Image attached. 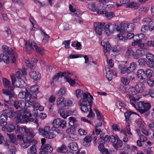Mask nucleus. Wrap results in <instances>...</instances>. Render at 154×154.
<instances>
[{"mask_svg": "<svg viewBox=\"0 0 154 154\" xmlns=\"http://www.w3.org/2000/svg\"><path fill=\"white\" fill-rule=\"evenodd\" d=\"M2 51L6 54H11V59L12 60V63H14L16 60V54L12 51L11 48L8 47L6 45H3L2 46Z\"/></svg>", "mask_w": 154, "mask_h": 154, "instance_id": "9", "label": "nucleus"}, {"mask_svg": "<svg viewBox=\"0 0 154 154\" xmlns=\"http://www.w3.org/2000/svg\"><path fill=\"white\" fill-rule=\"evenodd\" d=\"M41 149L39 154H44L45 153L48 154V152L50 153L52 152L53 148L50 144H46L45 145L41 146Z\"/></svg>", "mask_w": 154, "mask_h": 154, "instance_id": "15", "label": "nucleus"}, {"mask_svg": "<svg viewBox=\"0 0 154 154\" xmlns=\"http://www.w3.org/2000/svg\"><path fill=\"white\" fill-rule=\"evenodd\" d=\"M29 75L30 77L35 81H38L41 78V75L38 72L32 71L29 72Z\"/></svg>", "mask_w": 154, "mask_h": 154, "instance_id": "18", "label": "nucleus"}, {"mask_svg": "<svg viewBox=\"0 0 154 154\" xmlns=\"http://www.w3.org/2000/svg\"><path fill=\"white\" fill-rule=\"evenodd\" d=\"M84 93H83V91L80 89H78L75 91L76 95L78 98L81 97L82 94L83 97V94Z\"/></svg>", "mask_w": 154, "mask_h": 154, "instance_id": "55", "label": "nucleus"}, {"mask_svg": "<svg viewBox=\"0 0 154 154\" xmlns=\"http://www.w3.org/2000/svg\"><path fill=\"white\" fill-rule=\"evenodd\" d=\"M22 77V74L19 71L16 72L15 75L12 74L11 75V78L12 81V84L13 85L14 84V82L16 81V78L20 79Z\"/></svg>", "mask_w": 154, "mask_h": 154, "instance_id": "22", "label": "nucleus"}, {"mask_svg": "<svg viewBox=\"0 0 154 154\" xmlns=\"http://www.w3.org/2000/svg\"><path fill=\"white\" fill-rule=\"evenodd\" d=\"M101 45L103 47L104 50L107 52H109L111 50L112 47L108 41H102Z\"/></svg>", "mask_w": 154, "mask_h": 154, "instance_id": "24", "label": "nucleus"}, {"mask_svg": "<svg viewBox=\"0 0 154 154\" xmlns=\"http://www.w3.org/2000/svg\"><path fill=\"white\" fill-rule=\"evenodd\" d=\"M65 76H67V72L66 71L59 72L57 73V75L53 78V79L54 80V79H57L58 80L60 77H63Z\"/></svg>", "mask_w": 154, "mask_h": 154, "instance_id": "49", "label": "nucleus"}, {"mask_svg": "<svg viewBox=\"0 0 154 154\" xmlns=\"http://www.w3.org/2000/svg\"><path fill=\"white\" fill-rule=\"evenodd\" d=\"M15 82L16 86L18 88H23L25 85V82L23 80L21 79L17 80H16Z\"/></svg>", "mask_w": 154, "mask_h": 154, "instance_id": "32", "label": "nucleus"}, {"mask_svg": "<svg viewBox=\"0 0 154 154\" xmlns=\"http://www.w3.org/2000/svg\"><path fill=\"white\" fill-rule=\"evenodd\" d=\"M145 37V35L143 33L135 35L134 37V42L132 43V45L135 46V44L138 43V42H142V39L144 38Z\"/></svg>", "mask_w": 154, "mask_h": 154, "instance_id": "20", "label": "nucleus"}, {"mask_svg": "<svg viewBox=\"0 0 154 154\" xmlns=\"http://www.w3.org/2000/svg\"><path fill=\"white\" fill-rule=\"evenodd\" d=\"M99 146L98 147V148L99 151H100L102 153H103L105 152V148L104 147V144L105 143L104 141L103 140L102 142H100Z\"/></svg>", "mask_w": 154, "mask_h": 154, "instance_id": "50", "label": "nucleus"}, {"mask_svg": "<svg viewBox=\"0 0 154 154\" xmlns=\"http://www.w3.org/2000/svg\"><path fill=\"white\" fill-rule=\"evenodd\" d=\"M122 82L124 85H129L130 81L129 79L126 77H122Z\"/></svg>", "mask_w": 154, "mask_h": 154, "instance_id": "54", "label": "nucleus"}, {"mask_svg": "<svg viewBox=\"0 0 154 154\" xmlns=\"http://www.w3.org/2000/svg\"><path fill=\"white\" fill-rule=\"evenodd\" d=\"M132 114H135L134 112L131 111H128L125 113V117L126 121L129 124L131 122L129 120V117Z\"/></svg>", "mask_w": 154, "mask_h": 154, "instance_id": "43", "label": "nucleus"}, {"mask_svg": "<svg viewBox=\"0 0 154 154\" xmlns=\"http://www.w3.org/2000/svg\"><path fill=\"white\" fill-rule=\"evenodd\" d=\"M5 102L10 105H14V107L16 109L19 108L24 109V102L23 100L14 101L13 100H9L7 101H5Z\"/></svg>", "mask_w": 154, "mask_h": 154, "instance_id": "10", "label": "nucleus"}, {"mask_svg": "<svg viewBox=\"0 0 154 154\" xmlns=\"http://www.w3.org/2000/svg\"><path fill=\"white\" fill-rule=\"evenodd\" d=\"M105 26V31L106 34L108 36L110 35V34L115 29L120 31V29H119L118 26L115 24H112L110 23H108L106 24Z\"/></svg>", "mask_w": 154, "mask_h": 154, "instance_id": "7", "label": "nucleus"}, {"mask_svg": "<svg viewBox=\"0 0 154 154\" xmlns=\"http://www.w3.org/2000/svg\"><path fill=\"white\" fill-rule=\"evenodd\" d=\"M65 90L64 88H61L56 93V94L58 96L63 95L65 93Z\"/></svg>", "mask_w": 154, "mask_h": 154, "instance_id": "64", "label": "nucleus"}, {"mask_svg": "<svg viewBox=\"0 0 154 154\" xmlns=\"http://www.w3.org/2000/svg\"><path fill=\"white\" fill-rule=\"evenodd\" d=\"M134 27V25L133 23L124 24L120 29V32L125 33L133 31Z\"/></svg>", "mask_w": 154, "mask_h": 154, "instance_id": "11", "label": "nucleus"}, {"mask_svg": "<svg viewBox=\"0 0 154 154\" xmlns=\"http://www.w3.org/2000/svg\"><path fill=\"white\" fill-rule=\"evenodd\" d=\"M38 133L43 137L48 139H51L56 136L53 132H51V130L49 126H45L44 129L39 127L38 128Z\"/></svg>", "mask_w": 154, "mask_h": 154, "instance_id": "4", "label": "nucleus"}, {"mask_svg": "<svg viewBox=\"0 0 154 154\" xmlns=\"http://www.w3.org/2000/svg\"><path fill=\"white\" fill-rule=\"evenodd\" d=\"M2 60L5 63H9L10 57L8 55H5L3 54V56H2Z\"/></svg>", "mask_w": 154, "mask_h": 154, "instance_id": "53", "label": "nucleus"}, {"mask_svg": "<svg viewBox=\"0 0 154 154\" xmlns=\"http://www.w3.org/2000/svg\"><path fill=\"white\" fill-rule=\"evenodd\" d=\"M36 144H32V146L28 149L27 152L29 154H38L36 153Z\"/></svg>", "mask_w": 154, "mask_h": 154, "instance_id": "33", "label": "nucleus"}, {"mask_svg": "<svg viewBox=\"0 0 154 154\" xmlns=\"http://www.w3.org/2000/svg\"><path fill=\"white\" fill-rule=\"evenodd\" d=\"M68 147L71 150L76 151L78 150V146L77 144L75 142L70 143L68 144Z\"/></svg>", "mask_w": 154, "mask_h": 154, "instance_id": "31", "label": "nucleus"}, {"mask_svg": "<svg viewBox=\"0 0 154 154\" xmlns=\"http://www.w3.org/2000/svg\"><path fill=\"white\" fill-rule=\"evenodd\" d=\"M121 48L120 46L118 45H115L113 48L112 51L111 52V55L112 57H114L119 54V52L121 50Z\"/></svg>", "mask_w": 154, "mask_h": 154, "instance_id": "23", "label": "nucleus"}, {"mask_svg": "<svg viewBox=\"0 0 154 154\" xmlns=\"http://www.w3.org/2000/svg\"><path fill=\"white\" fill-rule=\"evenodd\" d=\"M104 14L105 15V16L108 19H110L115 16L113 12L108 11L107 10H106Z\"/></svg>", "mask_w": 154, "mask_h": 154, "instance_id": "35", "label": "nucleus"}, {"mask_svg": "<svg viewBox=\"0 0 154 154\" xmlns=\"http://www.w3.org/2000/svg\"><path fill=\"white\" fill-rule=\"evenodd\" d=\"M14 88L13 87H10L8 89L6 90L5 89H3L2 90L3 94H5L6 95L9 96V100H13L15 98V95L14 92Z\"/></svg>", "mask_w": 154, "mask_h": 154, "instance_id": "14", "label": "nucleus"}, {"mask_svg": "<svg viewBox=\"0 0 154 154\" xmlns=\"http://www.w3.org/2000/svg\"><path fill=\"white\" fill-rule=\"evenodd\" d=\"M16 151V149L15 146H12L8 150L7 154H16L15 152Z\"/></svg>", "mask_w": 154, "mask_h": 154, "instance_id": "51", "label": "nucleus"}, {"mask_svg": "<svg viewBox=\"0 0 154 154\" xmlns=\"http://www.w3.org/2000/svg\"><path fill=\"white\" fill-rule=\"evenodd\" d=\"M119 68L121 70L122 74H124L127 73V68L126 67L125 64H120L119 65Z\"/></svg>", "mask_w": 154, "mask_h": 154, "instance_id": "37", "label": "nucleus"}, {"mask_svg": "<svg viewBox=\"0 0 154 154\" xmlns=\"http://www.w3.org/2000/svg\"><path fill=\"white\" fill-rule=\"evenodd\" d=\"M3 83L5 88H8V89L10 87H12L11 86V82L7 79L4 78L3 79Z\"/></svg>", "mask_w": 154, "mask_h": 154, "instance_id": "40", "label": "nucleus"}, {"mask_svg": "<svg viewBox=\"0 0 154 154\" xmlns=\"http://www.w3.org/2000/svg\"><path fill=\"white\" fill-rule=\"evenodd\" d=\"M140 4L136 2H132L126 5L127 8H131L134 9H136L139 8L140 7Z\"/></svg>", "mask_w": 154, "mask_h": 154, "instance_id": "29", "label": "nucleus"}, {"mask_svg": "<svg viewBox=\"0 0 154 154\" xmlns=\"http://www.w3.org/2000/svg\"><path fill=\"white\" fill-rule=\"evenodd\" d=\"M129 94L131 95H134L137 94L138 93L137 91V90L135 89V87H131L130 88L129 90Z\"/></svg>", "mask_w": 154, "mask_h": 154, "instance_id": "47", "label": "nucleus"}, {"mask_svg": "<svg viewBox=\"0 0 154 154\" xmlns=\"http://www.w3.org/2000/svg\"><path fill=\"white\" fill-rule=\"evenodd\" d=\"M97 13L98 14H104L106 10L102 4H98L96 8Z\"/></svg>", "mask_w": 154, "mask_h": 154, "instance_id": "21", "label": "nucleus"}, {"mask_svg": "<svg viewBox=\"0 0 154 154\" xmlns=\"http://www.w3.org/2000/svg\"><path fill=\"white\" fill-rule=\"evenodd\" d=\"M145 74L146 75V78L147 77V78H150L152 77L153 74L152 70L150 69H149L145 71Z\"/></svg>", "mask_w": 154, "mask_h": 154, "instance_id": "42", "label": "nucleus"}, {"mask_svg": "<svg viewBox=\"0 0 154 154\" xmlns=\"http://www.w3.org/2000/svg\"><path fill=\"white\" fill-rule=\"evenodd\" d=\"M38 92V88L37 85H34L30 88H26L25 91H22L19 94L18 97L21 99H26L36 98L37 94Z\"/></svg>", "mask_w": 154, "mask_h": 154, "instance_id": "1", "label": "nucleus"}, {"mask_svg": "<svg viewBox=\"0 0 154 154\" xmlns=\"http://www.w3.org/2000/svg\"><path fill=\"white\" fill-rule=\"evenodd\" d=\"M7 135L9 137V139L11 143H15L16 142L17 140V138L13 134H9L7 133Z\"/></svg>", "mask_w": 154, "mask_h": 154, "instance_id": "45", "label": "nucleus"}, {"mask_svg": "<svg viewBox=\"0 0 154 154\" xmlns=\"http://www.w3.org/2000/svg\"><path fill=\"white\" fill-rule=\"evenodd\" d=\"M75 130L74 128L73 127H70V128H68L66 131V132L68 134H69V135L70 134H72L75 131Z\"/></svg>", "mask_w": 154, "mask_h": 154, "instance_id": "63", "label": "nucleus"}, {"mask_svg": "<svg viewBox=\"0 0 154 154\" xmlns=\"http://www.w3.org/2000/svg\"><path fill=\"white\" fill-rule=\"evenodd\" d=\"M70 139L72 140H75L78 139V137L77 134H70L69 135Z\"/></svg>", "mask_w": 154, "mask_h": 154, "instance_id": "59", "label": "nucleus"}, {"mask_svg": "<svg viewBox=\"0 0 154 154\" xmlns=\"http://www.w3.org/2000/svg\"><path fill=\"white\" fill-rule=\"evenodd\" d=\"M15 114L14 110L12 108H8L5 110L0 116V125L5 126L6 125L8 117L12 118Z\"/></svg>", "mask_w": 154, "mask_h": 154, "instance_id": "3", "label": "nucleus"}, {"mask_svg": "<svg viewBox=\"0 0 154 154\" xmlns=\"http://www.w3.org/2000/svg\"><path fill=\"white\" fill-rule=\"evenodd\" d=\"M69 125L71 126H73L74 128L77 126V124H76L77 121L75 118L71 117L69 118Z\"/></svg>", "mask_w": 154, "mask_h": 154, "instance_id": "34", "label": "nucleus"}, {"mask_svg": "<svg viewBox=\"0 0 154 154\" xmlns=\"http://www.w3.org/2000/svg\"><path fill=\"white\" fill-rule=\"evenodd\" d=\"M102 125L103 123L101 122L97 123L96 125L95 128V131L97 135H99L100 133L102 132L100 127L102 126Z\"/></svg>", "mask_w": 154, "mask_h": 154, "instance_id": "30", "label": "nucleus"}, {"mask_svg": "<svg viewBox=\"0 0 154 154\" xmlns=\"http://www.w3.org/2000/svg\"><path fill=\"white\" fill-rule=\"evenodd\" d=\"M64 100V98L63 97H59L57 100V105L59 106L61 105L63 103V104Z\"/></svg>", "mask_w": 154, "mask_h": 154, "instance_id": "60", "label": "nucleus"}, {"mask_svg": "<svg viewBox=\"0 0 154 154\" xmlns=\"http://www.w3.org/2000/svg\"><path fill=\"white\" fill-rule=\"evenodd\" d=\"M87 7L92 12H96L97 11L96 10L97 6H96L94 3L93 2L89 3L87 6Z\"/></svg>", "mask_w": 154, "mask_h": 154, "instance_id": "36", "label": "nucleus"}, {"mask_svg": "<svg viewBox=\"0 0 154 154\" xmlns=\"http://www.w3.org/2000/svg\"><path fill=\"white\" fill-rule=\"evenodd\" d=\"M105 24L104 22L96 23L94 24L95 30L98 34L101 35L102 32L105 30Z\"/></svg>", "mask_w": 154, "mask_h": 154, "instance_id": "12", "label": "nucleus"}, {"mask_svg": "<svg viewBox=\"0 0 154 154\" xmlns=\"http://www.w3.org/2000/svg\"><path fill=\"white\" fill-rule=\"evenodd\" d=\"M109 141L113 143H115V142L116 140H117V139L118 138L116 135L114 136L111 135L109 136Z\"/></svg>", "mask_w": 154, "mask_h": 154, "instance_id": "58", "label": "nucleus"}, {"mask_svg": "<svg viewBox=\"0 0 154 154\" xmlns=\"http://www.w3.org/2000/svg\"><path fill=\"white\" fill-rule=\"evenodd\" d=\"M68 151V149L66 146L64 144H63L62 146L57 148V151L58 153H65Z\"/></svg>", "mask_w": 154, "mask_h": 154, "instance_id": "28", "label": "nucleus"}, {"mask_svg": "<svg viewBox=\"0 0 154 154\" xmlns=\"http://www.w3.org/2000/svg\"><path fill=\"white\" fill-rule=\"evenodd\" d=\"M112 146L115 149L119 150H123L126 148V143H123L119 138L117 139L116 142L113 143Z\"/></svg>", "mask_w": 154, "mask_h": 154, "instance_id": "16", "label": "nucleus"}, {"mask_svg": "<svg viewBox=\"0 0 154 154\" xmlns=\"http://www.w3.org/2000/svg\"><path fill=\"white\" fill-rule=\"evenodd\" d=\"M147 60L145 58H141L138 60V62L140 66H144L146 64H147Z\"/></svg>", "mask_w": 154, "mask_h": 154, "instance_id": "48", "label": "nucleus"}, {"mask_svg": "<svg viewBox=\"0 0 154 154\" xmlns=\"http://www.w3.org/2000/svg\"><path fill=\"white\" fill-rule=\"evenodd\" d=\"M29 116L25 114L23 115L21 118V123H24L28 122Z\"/></svg>", "mask_w": 154, "mask_h": 154, "instance_id": "56", "label": "nucleus"}, {"mask_svg": "<svg viewBox=\"0 0 154 154\" xmlns=\"http://www.w3.org/2000/svg\"><path fill=\"white\" fill-rule=\"evenodd\" d=\"M137 64L134 62L131 63L129 67H127V73L130 74L133 72L136 68Z\"/></svg>", "mask_w": 154, "mask_h": 154, "instance_id": "27", "label": "nucleus"}, {"mask_svg": "<svg viewBox=\"0 0 154 154\" xmlns=\"http://www.w3.org/2000/svg\"><path fill=\"white\" fill-rule=\"evenodd\" d=\"M136 75L139 81H145L146 75L145 74V71L143 69H139L136 72Z\"/></svg>", "mask_w": 154, "mask_h": 154, "instance_id": "19", "label": "nucleus"}, {"mask_svg": "<svg viewBox=\"0 0 154 154\" xmlns=\"http://www.w3.org/2000/svg\"><path fill=\"white\" fill-rule=\"evenodd\" d=\"M137 106L138 110L141 114H144V115L146 116L149 115V112L148 110L151 106L150 103L139 102L137 103Z\"/></svg>", "mask_w": 154, "mask_h": 154, "instance_id": "5", "label": "nucleus"}, {"mask_svg": "<svg viewBox=\"0 0 154 154\" xmlns=\"http://www.w3.org/2000/svg\"><path fill=\"white\" fill-rule=\"evenodd\" d=\"M15 129V127L13 123L10 122L7 126V131L9 132H12Z\"/></svg>", "mask_w": 154, "mask_h": 154, "instance_id": "41", "label": "nucleus"}, {"mask_svg": "<svg viewBox=\"0 0 154 154\" xmlns=\"http://www.w3.org/2000/svg\"><path fill=\"white\" fill-rule=\"evenodd\" d=\"M92 140L91 136L87 135L84 138L83 145L86 147H88L90 145V143Z\"/></svg>", "mask_w": 154, "mask_h": 154, "instance_id": "26", "label": "nucleus"}, {"mask_svg": "<svg viewBox=\"0 0 154 154\" xmlns=\"http://www.w3.org/2000/svg\"><path fill=\"white\" fill-rule=\"evenodd\" d=\"M109 138V136H108V135H105L104 137L102 136H101L98 139L97 141L99 142H102V141L103 140L104 141L105 143V141L108 142H109L110 140Z\"/></svg>", "mask_w": 154, "mask_h": 154, "instance_id": "44", "label": "nucleus"}, {"mask_svg": "<svg viewBox=\"0 0 154 154\" xmlns=\"http://www.w3.org/2000/svg\"><path fill=\"white\" fill-rule=\"evenodd\" d=\"M93 99V96L89 93L88 94L85 93L83 94V99L78 101V104L81 106L80 109L82 112H87L89 111L87 106L89 105L90 108H91Z\"/></svg>", "mask_w": 154, "mask_h": 154, "instance_id": "2", "label": "nucleus"}, {"mask_svg": "<svg viewBox=\"0 0 154 154\" xmlns=\"http://www.w3.org/2000/svg\"><path fill=\"white\" fill-rule=\"evenodd\" d=\"M147 65L150 67H154V55L151 54L146 55Z\"/></svg>", "mask_w": 154, "mask_h": 154, "instance_id": "17", "label": "nucleus"}, {"mask_svg": "<svg viewBox=\"0 0 154 154\" xmlns=\"http://www.w3.org/2000/svg\"><path fill=\"white\" fill-rule=\"evenodd\" d=\"M127 97H129L130 99V102L131 105L134 106L135 108L137 109V106L135 104V103L136 101L135 98H134L132 95L130 94H127Z\"/></svg>", "mask_w": 154, "mask_h": 154, "instance_id": "38", "label": "nucleus"}, {"mask_svg": "<svg viewBox=\"0 0 154 154\" xmlns=\"http://www.w3.org/2000/svg\"><path fill=\"white\" fill-rule=\"evenodd\" d=\"M29 99L26 100V101L24 102V108L25 106L30 107L33 105V101H31L29 100Z\"/></svg>", "mask_w": 154, "mask_h": 154, "instance_id": "52", "label": "nucleus"}, {"mask_svg": "<svg viewBox=\"0 0 154 154\" xmlns=\"http://www.w3.org/2000/svg\"><path fill=\"white\" fill-rule=\"evenodd\" d=\"M37 141L36 140L34 139L33 138L29 139L28 138H25V140H23V142L21 144V146L23 148L25 149L32 144H37Z\"/></svg>", "mask_w": 154, "mask_h": 154, "instance_id": "13", "label": "nucleus"}, {"mask_svg": "<svg viewBox=\"0 0 154 154\" xmlns=\"http://www.w3.org/2000/svg\"><path fill=\"white\" fill-rule=\"evenodd\" d=\"M66 122L64 120L61 119H55L53 121L52 124L54 127H52L51 129L54 131H57L59 130L57 129L58 128H63L66 127Z\"/></svg>", "mask_w": 154, "mask_h": 154, "instance_id": "6", "label": "nucleus"}, {"mask_svg": "<svg viewBox=\"0 0 154 154\" xmlns=\"http://www.w3.org/2000/svg\"><path fill=\"white\" fill-rule=\"evenodd\" d=\"M106 72V77L108 80L111 81L112 79V74L111 73L109 68L105 69Z\"/></svg>", "mask_w": 154, "mask_h": 154, "instance_id": "39", "label": "nucleus"}, {"mask_svg": "<svg viewBox=\"0 0 154 154\" xmlns=\"http://www.w3.org/2000/svg\"><path fill=\"white\" fill-rule=\"evenodd\" d=\"M147 26L149 30H153L154 29V22L152 21H150L149 23Z\"/></svg>", "mask_w": 154, "mask_h": 154, "instance_id": "61", "label": "nucleus"}, {"mask_svg": "<svg viewBox=\"0 0 154 154\" xmlns=\"http://www.w3.org/2000/svg\"><path fill=\"white\" fill-rule=\"evenodd\" d=\"M64 79L67 82L69 83L71 85L73 86L75 84V80L71 79L69 76L65 77Z\"/></svg>", "mask_w": 154, "mask_h": 154, "instance_id": "46", "label": "nucleus"}, {"mask_svg": "<svg viewBox=\"0 0 154 154\" xmlns=\"http://www.w3.org/2000/svg\"><path fill=\"white\" fill-rule=\"evenodd\" d=\"M21 116H15L13 119L14 121L16 124H18L20 122L21 123Z\"/></svg>", "mask_w": 154, "mask_h": 154, "instance_id": "57", "label": "nucleus"}, {"mask_svg": "<svg viewBox=\"0 0 154 154\" xmlns=\"http://www.w3.org/2000/svg\"><path fill=\"white\" fill-rule=\"evenodd\" d=\"M72 103V102L70 100H64L63 104V106H69Z\"/></svg>", "mask_w": 154, "mask_h": 154, "instance_id": "62", "label": "nucleus"}, {"mask_svg": "<svg viewBox=\"0 0 154 154\" xmlns=\"http://www.w3.org/2000/svg\"><path fill=\"white\" fill-rule=\"evenodd\" d=\"M135 87L138 93L143 92L144 90L145 86L144 84L142 82H140L136 85Z\"/></svg>", "mask_w": 154, "mask_h": 154, "instance_id": "25", "label": "nucleus"}, {"mask_svg": "<svg viewBox=\"0 0 154 154\" xmlns=\"http://www.w3.org/2000/svg\"><path fill=\"white\" fill-rule=\"evenodd\" d=\"M25 46L28 50H30L32 48L33 49H35L37 52L42 55L44 54V49L42 48L38 47L34 42H29V44H26Z\"/></svg>", "mask_w": 154, "mask_h": 154, "instance_id": "8", "label": "nucleus"}]
</instances>
